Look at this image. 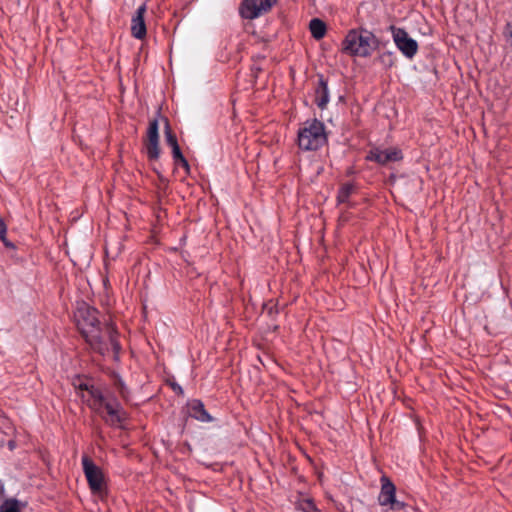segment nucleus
Wrapping results in <instances>:
<instances>
[{"instance_id":"1","label":"nucleus","mask_w":512,"mask_h":512,"mask_svg":"<svg viewBox=\"0 0 512 512\" xmlns=\"http://www.w3.org/2000/svg\"><path fill=\"white\" fill-rule=\"evenodd\" d=\"M76 325L90 347L101 355L113 354L118 359L121 346L117 341V330L112 324L100 327L98 311L86 303L78 305L74 314Z\"/></svg>"},{"instance_id":"2","label":"nucleus","mask_w":512,"mask_h":512,"mask_svg":"<svg viewBox=\"0 0 512 512\" xmlns=\"http://www.w3.org/2000/svg\"><path fill=\"white\" fill-rule=\"evenodd\" d=\"M377 48L376 37L365 29H352L342 41V52L356 57H368Z\"/></svg>"},{"instance_id":"3","label":"nucleus","mask_w":512,"mask_h":512,"mask_svg":"<svg viewBox=\"0 0 512 512\" xmlns=\"http://www.w3.org/2000/svg\"><path fill=\"white\" fill-rule=\"evenodd\" d=\"M327 135L324 124L317 120H307L298 131V146L305 151H315L325 145Z\"/></svg>"},{"instance_id":"4","label":"nucleus","mask_w":512,"mask_h":512,"mask_svg":"<svg viewBox=\"0 0 512 512\" xmlns=\"http://www.w3.org/2000/svg\"><path fill=\"white\" fill-rule=\"evenodd\" d=\"M82 465L92 494L103 499L106 496V481L102 469L88 456L82 457Z\"/></svg>"},{"instance_id":"5","label":"nucleus","mask_w":512,"mask_h":512,"mask_svg":"<svg viewBox=\"0 0 512 512\" xmlns=\"http://www.w3.org/2000/svg\"><path fill=\"white\" fill-rule=\"evenodd\" d=\"M381 491L378 502L381 506H390L392 510H401L405 507L403 502L396 500V487L387 476H382Z\"/></svg>"},{"instance_id":"6","label":"nucleus","mask_w":512,"mask_h":512,"mask_svg":"<svg viewBox=\"0 0 512 512\" xmlns=\"http://www.w3.org/2000/svg\"><path fill=\"white\" fill-rule=\"evenodd\" d=\"M276 0H244L240 6V15L245 19H255L271 10Z\"/></svg>"},{"instance_id":"7","label":"nucleus","mask_w":512,"mask_h":512,"mask_svg":"<svg viewBox=\"0 0 512 512\" xmlns=\"http://www.w3.org/2000/svg\"><path fill=\"white\" fill-rule=\"evenodd\" d=\"M393 39L397 48L408 58H412L418 50L417 42L409 37L402 28L392 27Z\"/></svg>"},{"instance_id":"8","label":"nucleus","mask_w":512,"mask_h":512,"mask_svg":"<svg viewBox=\"0 0 512 512\" xmlns=\"http://www.w3.org/2000/svg\"><path fill=\"white\" fill-rule=\"evenodd\" d=\"M103 407L105 415H102L103 419L112 426H119L124 420H126V413L121 408L120 404L116 401L109 402L103 398L102 404H97V412L100 413V408Z\"/></svg>"},{"instance_id":"9","label":"nucleus","mask_w":512,"mask_h":512,"mask_svg":"<svg viewBox=\"0 0 512 512\" xmlns=\"http://www.w3.org/2000/svg\"><path fill=\"white\" fill-rule=\"evenodd\" d=\"M158 129L159 125L157 119L151 120L144 140L147 155L151 160H157L160 155Z\"/></svg>"},{"instance_id":"10","label":"nucleus","mask_w":512,"mask_h":512,"mask_svg":"<svg viewBox=\"0 0 512 512\" xmlns=\"http://www.w3.org/2000/svg\"><path fill=\"white\" fill-rule=\"evenodd\" d=\"M402 151L399 148L392 147L385 150L380 148H373L366 156L367 160L374 161L380 165H386L389 162H396L402 160Z\"/></svg>"},{"instance_id":"11","label":"nucleus","mask_w":512,"mask_h":512,"mask_svg":"<svg viewBox=\"0 0 512 512\" xmlns=\"http://www.w3.org/2000/svg\"><path fill=\"white\" fill-rule=\"evenodd\" d=\"M146 11V4H142L137 8L131 19V35L138 40H143L147 35V28L145 24Z\"/></svg>"},{"instance_id":"12","label":"nucleus","mask_w":512,"mask_h":512,"mask_svg":"<svg viewBox=\"0 0 512 512\" xmlns=\"http://www.w3.org/2000/svg\"><path fill=\"white\" fill-rule=\"evenodd\" d=\"M79 389L82 390V391H86L87 392V395L86 394H82L81 397L87 401L88 405L93 408V409H97V404H102L103 402V395L102 393L100 392L99 389L97 388H94L93 386H89L88 384L86 383H82L79 385Z\"/></svg>"},{"instance_id":"13","label":"nucleus","mask_w":512,"mask_h":512,"mask_svg":"<svg viewBox=\"0 0 512 512\" xmlns=\"http://www.w3.org/2000/svg\"><path fill=\"white\" fill-rule=\"evenodd\" d=\"M188 410H189L190 416H192L193 418H195L197 420H200L203 422H207V421L211 420L210 415L205 410L204 404L200 400H192L188 404Z\"/></svg>"},{"instance_id":"14","label":"nucleus","mask_w":512,"mask_h":512,"mask_svg":"<svg viewBox=\"0 0 512 512\" xmlns=\"http://www.w3.org/2000/svg\"><path fill=\"white\" fill-rule=\"evenodd\" d=\"M329 101L327 82L321 77L315 92V102L317 106L324 109Z\"/></svg>"},{"instance_id":"15","label":"nucleus","mask_w":512,"mask_h":512,"mask_svg":"<svg viewBox=\"0 0 512 512\" xmlns=\"http://www.w3.org/2000/svg\"><path fill=\"white\" fill-rule=\"evenodd\" d=\"M309 30L313 38L322 39L327 31L326 24L319 18H314L309 23Z\"/></svg>"},{"instance_id":"16","label":"nucleus","mask_w":512,"mask_h":512,"mask_svg":"<svg viewBox=\"0 0 512 512\" xmlns=\"http://www.w3.org/2000/svg\"><path fill=\"white\" fill-rule=\"evenodd\" d=\"M356 186L353 183H345L343 184L338 192L337 201L338 203H346L349 197L355 193Z\"/></svg>"},{"instance_id":"17","label":"nucleus","mask_w":512,"mask_h":512,"mask_svg":"<svg viewBox=\"0 0 512 512\" xmlns=\"http://www.w3.org/2000/svg\"><path fill=\"white\" fill-rule=\"evenodd\" d=\"M25 504L17 499L11 498L5 500L0 506V512H21Z\"/></svg>"},{"instance_id":"18","label":"nucleus","mask_w":512,"mask_h":512,"mask_svg":"<svg viewBox=\"0 0 512 512\" xmlns=\"http://www.w3.org/2000/svg\"><path fill=\"white\" fill-rule=\"evenodd\" d=\"M165 136H166V142L171 148L174 147L175 145H179L176 135L172 132L168 123L166 124Z\"/></svg>"},{"instance_id":"19","label":"nucleus","mask_w":512,"mask_h":512,"mask_svg":"<svg viewBox=\"0 0 512 512\" xmlns=\"http://www.w3.org/2000/svg\"><path fill=\"white\" fill-rule=\"evenodd\" d=\"M504 36L507 42L512 46V21L506 24L504 29Z\"/></svg>"},{"instance_id":"20","label":"nucleus","mask_w":512,"mask_h":512,"mask_svg":"<svg viewBox=\"0 0 512 512\" xmlns=\"http://www.w3.org/2000/svg\"><path fill=\"white\" fill-rule=\"evenodd\" d=\"M172 156H173L175 163H177L178 160H180L182 157H184L180 150L179 145H175L174 147H172Z\"/></svg>"},{"instance_id":"21","label":"nucleus","mask_w":512,"mask_h":512,"mask_svg":"<svg viewBox=\"0 0 512 512\" xmlns=\"http://www.w3.org/2000/svg\"><path fill=\"white\" fill-rule=\"evenodd\" d=\"M6 225L4 224V222L2 220H0V239L3 241V243L6 245V246H9V243L6 241Z\"/></svg>"},{"instance_id":"22","label":"nucleus","mask_w":512,"mask_h":512,"mask_svg":"<svg viewBox=\"0 0 512 512\" xmlns=\"http://www.w3.org/2000/svg\"><path fill=\"white\" fill-rule=\"evenodd\" d=\"M176 164L181 165L186 170V172L189 173L190 165L185 157H182L180 160H178Z\"/></svg>"},{"instance_id":"23","label":"nucleus","mask_w":512,"mask_h":512,"mask_svg":"<svg viewBox=\"0 0 512 512\" xmlns=\"http://www.w3.org/2000/svg\"><path fill=\"white\" fill-rule=\"evenodd\" d=\"M172 388H173L174 391H177V392H179L181 394L183 393L182 388L179 385H177V384H172Z\"/></svg>"},{"instance_id":"24","label":"nucleus","mask_w":512,"mask_h":512,"mask_svg":"<svg viewBox=\"0 0 512 512\" xmlns=\"http://www.w3.org/2000/svg\"><path fill=\"white\" fill-rule=\"evenodd\" d=\"M3 493V486L0 484V495Z\"/></svg>"},{"instance_id":"25","label":"nucleus","mask_w":512,"mask_h":512,"mask_svg":"<svg viewBox=\"0 0 512 512\" xmlns=\"http://www.w3.org/2000/svg\"><path fill=\"white\" fill-rule=\"evenodd\" d=\"M120 394H121L123 397H125V395H124V391H123V389H122V388H121V390H120Z\"/></svg>"}]
</instances>
